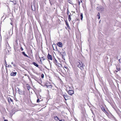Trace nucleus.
<instances>
[{"label":"nucleus","instance_id":"f257e3e1","mask_svg":"<svg viewBox=\"0 0 121 121\" xmlns=\"http://www.w3.org/2000/svg\"><path fill=\"white\" fill-rule=\"evenodd\" d=\"M77 65L78 67L80 68L82 70L83 69V65L81 62L80 63V62H78L77 63Z\"/></svg>","mask_w":121,"mask_h":121},{"label":"nucleus","instance_id":"f03ea898","mask_svg":"<svg viewBox=\"0 0 121 121\" xmlns=\"http://www.w3.org/2000/svg\"><path fill=\"white\" fill-rule=\"evenodd\" d=\"M69 91H68V94L70 95H72L74 93V92L73 90H70V87H69Z\"/></svg>","mask_w":121,"mask_h":121},{"label":"nucleus","instance_id":"7ed1b4c3","mask_svg":"<svg viewBox=\"0 0 121 121\" xmlns=\"http://www.w3.org/2000/svg\"><path fill=\"white\" fill-rule=\"evenodd\" d=\"M63 96L64 98H65V99L66 100L68 99V95H66V93L64 94L63 95Z\"/></svg>","mask_w":121,"mask_h":121},{"label":"nucleus","instance_id":"20e7f679","mask_svg":"<svg viewBox=\"0 0 121 121\" xmlns=\"http://www.w3.org/2000/svg\"><path fill=\"white\" fill-rule=\"evenodd\" d=\"M17 73L16 72H12L10 74V75L11 76H14L16 75Z\"/></svg>","mask_w":121,"mask_h":121},{"label":"nucleus","instance_id":"39448f33","mask_svg":"<svg viewBox=\"0 0 121 121\" xmlns=\"http://www.w3.org/2000/svg\"><path fill=\"white\" fill-rule=\"evenodd\" d=\"M8 101L9 103H13V100L11 99L10 97H9L8 98Z\"/></svg>","mask_w":121,"mask_h":121},{"label":"nucleus","instance_id":"423d86ee","mask_svg":"<svg viewBox=\"0 0 121 121\" xmlns=\"http://www.w3.org/2000/svg\"><path fill=\"white\" fill-rule=\"evenodd\" d=\"M57 45L59 47H61L62 46V43L61 42H58L57 43Z\"/></svg>","mask_w":121,"mask_h":121},{"label":"nucleus","instance_id":"0eeeda50","mask_svg":"<svg viewBox=\"0 0 121 121\" xmlns=\"http://www.w3.org/2000/svg\"><path fill=\"white\" fill-rule=\"evenodd\" d=\"M48 59L51 60H52V56L51 55H50L49 53L48 55Z\"/></svg>","mask_w":121,"mask_h":121},{"label":"nucleus","instance_id":"6e6552de","mask_svg":"<svg viewBox=\"0 0 121 121\" xmlns=\"http://www.w3.org/2000/svg\"><path fill=\"white\" fill-rule=\"evenodd\" d=\"M33 64L36 67H38L39 65H38L35 62H33Z\"/></svg>","mask_w":121,"mask_h":121},{"label":"nucleus","instance_id":"1a4fd4ad","mask_svg":"<svg viewBox=\"0 0 121 121\" xmlns=\"http://www.w3.org/2000/svg\"><path fill=\"white\" fill-rule=\"evenodd\" d=\"M54 118L55 120L57 121L58 120H59V118L57 116H56L54 117Z\"/></svg>","mask_w":121,"mask_h":121},{"label":"nucleus","instance_id":"9d476101","mask_svg":"<svg viewBox=\"0 0 121 121\" xmlns=\"http://www.w3.org/2000/svg\"><path fill=\"white\" fill-rule=\"evenodd\" d=\"M22 54L25 56H26L27 57H28V56L25 53V52H22Z\"/></svg>","mask_w":121,"mask_h":121},{"label":"nucleus","instance_id":"9b49d317","mask_svg":"<svg viewBox=\"0 0 121 121\" xmlns=\"http://www.w3.org/2000/svg\"><path fill=\"white\" fill-rule=\"evenodd\" d=\"M80 16L81 20H82L83 18V14L82 13H81Z\"/></svg>","mask_w":121,"mask_h":121},{"label":"nucleus","instance_id":"f8f14e48","mask_svg":"<svg viewBox=\"0 0 121 121\" xmlns=\"http://www.w3.org/2000/svg\"><path fill=\"white\" fill-rule=\"evenodd\" d=\"M120 70V68H118L117 67V70H116V72H117L118 71H119Z\"/></svg>","mask_w":121,"mask_h":121},{"label":"nucleus","instance_id":"ddd939ff","mask_svg":"<svg viewBox=\"0 0 121 121\" xmlns=\"http://www.w3.org/2000/svg\"><path fill=\"white\" fill-rule=\"evenodd\" d=\"M69 20V21H70L71 20V18L70 17V15H69L68 16Z\"/></svg>","mask_w":121,"mask_h":121},{"label":"nucleus","instance_id":"4468645a","mask_svg":"<svg viewBox=\"0 0 121 121\" xmlns=\"http://www.w3.org/2000/svg\"><path fill=\"white\" fill-rule=\"evenodd\" d=\"M80 1H78V4H79V5H80V4L81 3V4H82V0H80Z\"/></svg>","mask_w":121,"mask_h":121},{"label":"nucleus","instance_id":"2eb2a0df","mask_svg":"<svg viewBox=\"0 0 121 121\" xmlns=\"http://www.w3.org/2000/svg\"><path fill=\"white\" fill-rule=\"evenodd\" d=\"M66 24L67 25V27H69V25L67 22L66 21Z\"/></svg>","mask_w":121,"mask_h":121},{"label":"nucleus","instance_id":"dca6fc26","mask_svg":"<svg viewBox=\"0 0 121 121\" xmlns=\"http://www.w3.org/2000/svg\"><path fill=\"white\" fill-rule=\"evenodd\" d=\"M13 3L14 4H16V2L15 1H13Z\"/></svg>","mask_w":121,"mask_h":121},{"label":"nucleus","instance_id":"f3484780","mask_svg":"<svg viewBox=\"0 0 121 121\" xmlns=\"http://www.w3.org/2000/svg\"><path fill=\"white\" fill-rule=\"evenodd\" d=\"M69 10L68 9H67V14L69 15Z\"/></svg>","mask_w":121,"mask_h":121},{"label":"nucleus","instance_id":"a211bd4d","mask_svg":"<svg viewBox=\"0 0 121 121\" xmlns=\"http://www.w3.org/2000/svg\"><path fill=\"white\" fill-rule=\"evenodd\" d=\"M41 77L43 78H44V75L43 74H42L41 75Z\"/></svg>","mask_w":121,"mask_h":121},{"label":"nucleus","instance_id":"6ab92c4d","mask_svg":"<svg viewBox=\"0 0 121 121\" xmlns=\"http://www.w3.org/2000/svg\"><path fill=\"white\" fill-rule=\"evenodd\" d=\"M8 67H10L11 68L12 67V66H11V65H8Z\"/></svg>","mask_w":121,"mask_h":121},{"label":"nucleus","instance_id":"aec40b11","mask_svg":"<svg viewBox=\"0 0 121 121\" xmlns=\"http://www.w3.org/2000/svg\"><path fill=\"white\" fill-rule=\"evenodd\" d=\"M37 102H39V99H38L37 100Z\"/></svg>","mask_w":121,"mask_h":121},{"label":"nucleus","instance_id":"412c9836","mask_svg":"<svg viewBox=\"0 0 121 121\" xmlns=\"http://www.w3.org/2000/svg\"><path fill=\"white\" fill-rule=\"evenodd\" d=\"M31 9L33 11H35V8H33L34 9H33L32 8H31Z\"/></svg>","mask_w":121,"mask_h":121},{"label":"nucleus","instance_id":"4be33fe9","mask_svg":"<svg viewBox=\"0 0 121 121\" xmlns=\"http://www.w3.org/2000/svg\"><path fill=\"white\" fill-rule=\"evenodd\" d=\"M59 121H64V120L63 119L59 120Z\"/></svg>","mask_w":121,"mask_h":121},{"label":"nucleus","instance_id":"5701e85b","mask_svg":"<svg viewBox=\"0 0 121 121\" xmlns=\"http://www.w3.org/2000/svg\"><path fill=\"white\" fill-rule=\"evenodd\" d=\"M97 16H98V17L100 16H99V13H98V14H97Z\"/></svg>","mask_w":121,"mask_h":121},{"label":"nucleus","instance_id":"b1692460","mask_svg":"<svg viewBox=\"0 0 121 121\" xmlns=\"http://www.w3.org/2000/svg\"><path fill=\"white\" fill-rule=\"evenodd\" d=\"M20 49H21V50L22 51H23V48L22 47L21 48H20Z\"/></svg>","mask_w":121,"mask_h":121},{"label":"nucleus","instance_id":"393cba45","mask_svg":"<svg viewBox=\"0 0 121 121\" xmlns=\"http://www.w3.org/2000/svg\"><path fill=\"white\" fill-rule=\"evenodd\" d=\"M18 89V90L17 91H18V93H19V94H20V91H19V89L17 88Z\"/></svg>","mask_w":121,"mask_h":121},{"label":"nucleus","instance_id":"a878e982","mask_svg":"<svg viewBox=\"0 0 121 121\" xmlns=\"http://www.w3.org/2000/svg\"><path fill=\"white\" fill-rule=\"evenodd\" d=\"M13 66L14 67H15L16 66V65L15 64H13Z\"/></svg>","mask_w":121,"mask_h":121},{"label":"nucleus","instance_id":"bb28decb","mask_svg":"<svg viewBox=\"0 0 121 121\" xmlns=\"http://www.w3.org/2000/svg\"><path fill=\"white\" fill-rule=\"evenodd\" d=\"M64 68H65V69H67V67H64Z\"/></svg>","mask_w":121,"mask_h":121},{"label":"nucleus","instance_id":"cd10ccee","mask_svg":"<svg viewBox=\"0 0 121 121\" xmlns=\"http://www.w3.org/2000/svg\"><path fill=\"white\" fill-rule=\"evenodd\" d=\"M55 62H56V63H57V60L55 59Z\"/></svg>","mask_w":121,"mask_h":121},{"label":"nucleus","instance_id":"c85d7f7f","mask_svg":"<svg viewBox=\"0 0 121 121\" xmlns=\"http://www.w3.org/2000/svg\"><path fill=\"white\" fill-rule=\"evenodd\" d=\"M60 53L61 55H63V54H62V53L61 52H60Z\"/></svg>","mask_w":121,"mask_h":121},{"label":"nucleus","instance_id":"c756f323","mask_svg":"<svg viewBox=\"0 0 121 121\" xmlns=\"http://www.w3.org/2000/svg\"><path fill=\"white\" fill-rule=\"evenodd\" d=\"M4 121H8V120H5Z\"/></svg>","mask_w":121,"mask_h":121},{"label":"nucleus","instance_id":"7c9ffc66","mask_svg":"<svg viewBox=\"0 0 121 121\" xmlns=\"http://www.w3.org/2000/svg\"><path fill=\"white\" fill-rule=\"evenodd\" d=\"M98 18V19H100V16H99Z\"/></svg>","mask_w":121,"mask_h":121},{"label":"nucleus","instance_id":"2f4dec72","mask_svg":"<svg viewBox=\"0 0 121 121\" xmlns=\"http://www.w3.org/2000/svg\"><path fill=\"white\" fill-rule=\"evenodd\" d=\"M5 64H6V65H7V64H6V60H5Z\"/></svg>","mask_w":121,"mask_h":121},{"label":"nucleus","instance_id":"473e14b6","mask_svg":"<svg viewBox=\"0 0 121 121\" xmlns=\"http://www.w3.org/2000/svg\"><path fill=\"white\" fill-rule=\"evenodd\" d=\"M10 24H11V25H12V22H10Z\"/></svg>","mask_w":121,"mask_h":121},{"label":"nucleus","instance_id":"72a5a7b5","mask_svg":"<svg viewBox=\"0 0 121 121\" xmlns=\"http://www.w3.org/2000/svg\"><path fill=\"white\" fill-rule=\"evenodd\" d=\"M13 64V62H11V64Z\"/></svg>","mask_w":121,"mask_h":121},{"label":"nucleus","instance_id":"f704fd0d","mask_svg":"<svg viewBox=\"0 0 121 121\" xmlns=\"http://www.w3.org/2000/svg\"><path fill=\"white\" fill-rule=\"evenodd\" d=\"M100 21H101V20H100V21H99V23H100Z\"/></svg>","mask_w":121,"mask_h":121},{"label":"nucleus","instance_id":"c9c22d12","mask_svg":"<svg viewBox=\"0 0 121 121\" xmlns=\"http://www.w3.org/2000/svg\"><path fill=\"white\" fill-rule=\"evenodd\" d=\"M45 59H44V58H43V60H45Z\"/></svg>","mask_w":121,"mask_h":121},{"label":"nucleus","instance_id":"e433bc0d","mask_svg":"<svg viewBox=\"0 0 121 121\" xmlns=\"http://www.w3.org/2000/svg\"><path fill=\"white\" fill-rule=\"evenodd\" d=\"M45 68H46V66H45Z\"/></svg>","mask_w":121,"mask_h":121},{"label":"nucleus","instance_id":"4c0bfd02","mask_svg":"<svg viewBox=\"0 0 121 121\" xmlns=\"http://www.w3.org/2000/svg\"><path fill=\"white\" fill-rule=\"evenodd\" d=\"M47 86V87L48 88V86Z\"/></svg>","mask_w":121,"mask_h":121},{"label":"nucleus","instance_id":"58836bf2","mask_svg":"<svg viewBox=\"0 0 121 121\" xmlns=\"http://www.w3.org/2000/svg\"><path fill=\"white\" fill-rule=\"evenodd\" d=\"M120 59H119V61H120Z\"/></svg>","mask_w":121,"mask_h":121},{"label":"nucleus","instance_id":"ea45409f","mask_svg":"<svg viewBox=\"0 0 121 121\" xmlns=\"http://www.w3.org/2000/svg\"><path fill=\"white\" fill-rule=\"evenodd\" d=\"M41 59H40V61H41Z\"/></svg>","mask_w":121,"mask_h":121},{"label":"nucleus","instance_id":"a19ab883","mask_svg":"<svg viewBox=\"0 0 121 121\" xmlns=\"http://www.w3.org/2000/svg\"><path fill=\"white\" fill-rule=\"evenodd\" d=\"M99 9H101V8H99Z\"/></svg>","mask_w":121,"mask_h":121},{"label":"nucleus","instance_id":"79ce46f5","mask_svg":"<svg viewBox=\"0 0 121 121\" xmlns=\"http://www.w3.org/2000/svg\"><path fill=\"white\" fill-rule=\"evenodd\" d=\"M63 53L65 54V53H63Z\"/></svg>","mask_w":121,"mask_h":121},{"label":"nucleus","instance_id":"37998d69","mask_svg":"<svg viewBox=\"0 0 121 121\" xmlns=\"http://www.w3.org/2000/svg\"><path fill=\"white\" fill-rule=\"evenodd\" d=\"M42 58H43V57H42Z\"/></svg>","mask_w":121,"mask_h":121}]
</instances>
